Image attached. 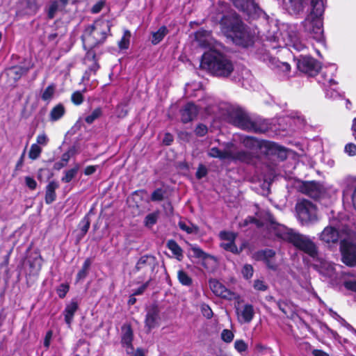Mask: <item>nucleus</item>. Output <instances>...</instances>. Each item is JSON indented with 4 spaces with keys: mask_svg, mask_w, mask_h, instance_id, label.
<instances>
[{
    "mask_svg": "<svg viewBox=\"0 0 356 356\" xmlns=\"http://www.w3.org/2000/svg\"><path fill=\"white\" fill-rule=\"evenodd\" d=\"M243 145L250 149H254L261 146V143L253 137L245 136L242 138Z\"/></svg>",
    "mask_w": 356,
    "mask_h": 356,
    "instance_id": "30",
    "label": "nucleus"
},
{
    "mask_svg": "<svg viewBox=\"0 0 356 356\" xmlns=\"http://www.w3.org/2000/svg\"><path fill=\"white\" fill-rule=\"evenodd\" d=\"M297 216L302 224H308L317 220L316 207L310 201L302 200L296 206Z\"/></svg>",
    "mask_w": 356,
    "mask_h": 356,
    "instance_id": "10",
    "label": "nucleus"
},
{
    "mask_svg": "<svg viewBox=\"0 0 356 356\" xmlns=\"http://www.w3.org/2000/svg\"><path fill=\"white\" fill-rule=\"evenodd\" d=\"M42 152V148L38 144H33L31 146L29 156L32 160L37 159Z\"/></svg>",
    "mask_w": 356,
    "mask_h": 356,
    "instance_id": "38",
    "label": "nucleus"
},
{
    "mask_svg": "<svg viewBox=\"0 0 356 356\" xmlns=\"http://www.w3.org/2000/svg\"><path fill=\"white\" fill-rule=\"evenodd\" d=\"M266 38L273 49L284 46L292 47L298 51L305 49V45L297 37L294 27L287 24H283L279 31H269Z\"/></svg>",
    "mask_w": 356,
    "mask_h": 356,
    "instance_id": "4",
    "label": "nucleus"
},
{
    "mask_svg": "<svg viewBox=\"0 0 356 356\" xmlns=\"http://www.w3.org/2000/svg\"><path fill=\"white\" fill-rule=\"evenodd\" d=\"M236 314L240 323H249L254 316L253 306L250 304H246L241 309L237 308Z\"/></svg>",
    "mask_w": 356,
    "mask_h": 356,
    "instance_id": "18",
    "label": "nucleus"
},
{
    "mask_svg": "<svg viewBox=\"0 0 356 356\" xmlns=\"http://www.w3.org/2000/svg\"><path fill=\"white\" fill-rule=\"evenodd\" d=\"M207 175V168L202 164L199 165L197 170L195 174L196 177L198 179H200L204 177Z\"/></svg>",
    "mask_w": 356,
    "mask_h": 356,
    "instance_id": "51",
    "label": "nucleus"
},
{
    "mask_svg": "<svg viewBox=\"0 0 356 356\" xmlns=\"http://www.w3.org/2000/svg\"><path fill=\"white\" fill-rule=\"evenodd\" d=\"M70 154L69 152L64 153L62 155L60 161L56 162L54 164V168L56 170H60L62 168H63L64 166H65L67 165L68 161L70 160Z\"/></svg>",
    "mask_w": 356,
    "mask_h": 356,
    "instance_id": "42",
    "label": "nucleus"
},
{
    "mask_svg": "<svg viewBox=\"0 0 356 356\" xmlns=\"http://www.w3.org/2000/svg\"><path fill=\"white\" fill-rule=\"evenodd\" d=\"M59 4L57 1H51L49 2L47 8V17L49 19H53L57 11L58 10Z\"/></svg>",
    "mask_w": 356,
    "mask_h": 356,
    "instance_id": "36",
    "label": "nucleus"
},
{
    "mask_svg": "<svg viewBox=\"0 0 356 356\" xmlns=\"http://www.w3.org/2000/svg\"><path fill=\"white\" fill-rule=\"evenodd\" d=\"M208 131V129L206 125L203 124H200L197 126L195 129V133L197 136H204L207 134Z\"/></svg>",
    "mask_w": 356,
    "mask_h": 356,
    "instance_id": "50",
    "label": "nucleus"
},
{
    "mask_svg": "<svg viewBox=\"0 0 356 356\" xmlns=\"http://www.w3.org/2000/svg\"><path fill=\"white\" fill-rule=\"evenodd\" d=\"M59 187L58 184L55 181H50L46 186L45 202L50 204L56 199V190Z\"/></svg>",
    "mask_w": 356,
    "mask_h": 356,
    "instance_id": "22",
    "label": "nucleus"
},
{
    "mask_svg": "<svg viewBox=\"0 0 356 356\" xmlns=\"http://www.w3.org/2000/svg\"><path fill=\"white\" fill-rule=\"evenodd\" d=\"M345 152L349 156L356 155V145L354 143H348L345 146Z\"/></svg>",
    "mask_w": 356,
    "mask_h": 356,
    "instance_id": "56",
    "label": "nucleus"
},
{
    "mask_svg": "<svg viewBox=\"0 0 356 356\" xmlns=\"http://www.w3.org/2000/svg\"><path fill=\"white\" fill-rule=\"evenodd\" d=\"M91 265V261L90 259H86L84 261L81 269L79 271L76 275V280L79 281L81 280L84 279L87 275L89 270V268Z\"/></svg>",
    "mask_w": 356,
    "mask_h": 356,
    "instance_id": "33",
    "label": "nucleus"
},
{
    "mask_svg": "<svg viewBox=\"0 0 356 356\" xmlns=\"http://www.w3.org/2000/svg\"><path fill=\"white\" fill-rule=\"evenodd\" d=\"M168 30L166 26H161L157 31L152 32V38L151 40L152 43L154 45L159 44L168 34Z\"/></svg>",
    "mask_w": 356,
    "mask_h": 356,
    "instance_id": "27",
    "label": "nucleus"
},
{
    "mask_svg": "<svg viewBox=\"0 0 356 356\" xmlns=\"http://www.w3.org/2000/svg\"><path fill=\"white\" fill-rule=\"evenodd\" d=\"M210 17L213 22L220 25L224 34L232 38L236 44L248 47L252 43V35L238 15L230 10L227 3L218 1L213 6Z\"/></svg>",
    "mask_w": 356,
    "mask_h": 356,
    "instance_id": "1",
    "label": "nucleus"
},
{
    "mask_svg": "<svg viewBox=\"0 0 356 356\" xmlns=\"http://www.w3.org/2000/svg\"><path fill=\"white\" fill-rule=\"evenodd\" d=\"M69 290L67 285L61 284L60 288L58 289V296L61 298H64Z\"/></svg>",
    "mask_w": 356,
    "mask_h": 356,
    "instance_id": "62",
    "label": "nucleus"
},
{
    "mask_svg": "<svg viewBox=\"0 0 356 356\" xmlns=\"http://www.w3.org/2000/svg\"><path fill=\"white\" fill-rule=\"evenodd\" d=\"M112 24L105 19L96 20L92 24L88 26L81 36L85 49H92L103 43L110 33Z\"/></svg>",
    "mask_w": 356,
    "mask_h": 356,
    "instance_id": "6",
    "label": "nucleus"
},
{
    "mask_svg": "<svg viewBox=\"0 0 356 356\" xmlns=\"http://www.w3.org/2000/svg\"><path fill=\"white\" fill-rule=\"evenodd\" d=\"M195 39L200 46L209 47L212 43L211 32L206 30H200L195 33Z\"/></svg>",
    "mask_w": 356,
    "mask_h": 356,
    "instance_id": "21",
    "label": "nucleus"
},
{
    "mask_svg": "<svg viewBox=\"0 0 356 356\" xmlns=\"http://www.w3.org/2000/svg\"><path fill=\"white\" fill-rule=\"evenodd\" d=\"M177 277L179 282L184 286H191L192 284V279L189 275L184 270H180L177 273Z\"/></svg>",
    "mask_w": 356,
    "mask_h": 356,
    "instance_id": "35",
    "label": "nucleus"
},
{
    "mask_svg": "<svg viewBox=\"0 0 356 356\" xmlns=\"http://www.w3.org/2000/svg\"><path fill=\"white\" fill-rule=\"evenodd\" d=\"M178 226L187 234H193L198 232V227L189 221L180 220L178 222Z\"/></svg>",
    "mask_w": 356,
    "mask_h": 356,
    "instance_id": "29",
    "label": "nucleus"
},
{
    "mask_svg": "<svg viewBox=\"0 0 356 356\" xmlns=\"http://www.w3.org/2000/svg\"><path fill=\"white\" fill-rule=\"evenodd\" d=\"M89 49L90 50L88 51V52L86 53V55L85 56V58H84L85 64H89V63H90V62L97 60L95 53L91 50L92 49Z\"/></svg>",
    "mask_w": 356,
    "mask_h": 356,
    "instance_id": "54",
    "label": "nucleus"
},
{
    "mask_svg": "<svg viewBox=\"0 0 356 356\" xmlns=\"http://www.w3.org/2000/svg\"><path fill=\"white\" fill-rule=\"evenodd\" d=\"M325 10L324 0H312L310 13L302 22L307 35L317 42H323V30L321 16Z\"/></svg>",
    "mask_w": 356,
    "mask_h": 356,
    "instance_id": "5",
    "label": "nucleus"
},
{
    "mask_svg": "<svg viewBox=\"0 0 356 356\" xmlns=\"http://www.w3.org/2000/svg\"><path fill=\"white\" fill-rule=\"evenodd\" d=\"M254 288L256 290L264 291L267 289L268 286L263 280H257L254 281Z\"/></svg>",
    "mask_w": 356,
    "mask_h": 356,
    "instance_id": "55",
    "label": "nucleus"
},
{
    "mask_svg": "<svg viewBox=\"0 0 356 356\" xmlns=\"http://www.w3.org/2000/svg\"><path fill=\"white\" fill-rule=\"evenodd\" d=\"M55 86L51 84L48 86L42 94L41 98L43 101L49 102L55 93Z\"/></svg>",
    "mask_w": 356,
    "mask_h": 356,
    "instance_id": "32",
    "label": "nucleus"
},
{
    "mask_svg": "<svg viewBox=\"0 0 356 356\" xmlns=\"http://www.w3.org/2000/svg\"><path fill=\"white\" fill-rule=\"evenodd\" d=\"M164 192L161 188L156 189L152 194V201H161L163 199Z\"/></svg>",
    "mask_w": 356,
    "mask_h": 356,
    "instance_id": "49",
    "label": "nucleus"
},
{
    "mask_svg": "<svg viewBox=\"0 0 356 356\" xmlns=\"http://www.w3.org/2000/svg\"><path fill=\"white\" fill-rule=\"evenodd\" d=\"M200 66L218 77H228L234 69L233 62L227 56L213 49L202 55Z\"/></svg>",
    "mask_w": 356,
    "mask_h": 356,
    "instance_id": "3",
    "label": "nucleus"
},
{
    "mask_svg": "<svg viewBox=\"0 0 356 356\" xmlns=\"http://www.w3.org/2000/svg\"><path fill=\"white\" fill-rule=\"evenodd\" d=\"M160 310L157 305H152L147 309L145 323L147 332L159 326L160 322Z\"/></svg>",
    "mask_w": 356,
    "mask_h": 356,
    "instance_id": "15",
    "label": "nucleus"
},
{
    "mask_svg": "<svg viewBox=\"0 0 356 356\" xmlns=\"http://www.w3.org/2000/svg\"><path fill=\"white\" fill-rule=\"evenodd\" d=\"M258 256L264 260V261H267L268 259H273L275 255V252L273 250H266L261 252H259Z\"/></svg>",
    "mask_w": 356,
    "mask_h": 356,
    "instance_id": "43",
    "label": "nucleus"
},
{
    "mask_svg": "<svg viewBox=\"0 0 356 356\" xmlns=\"http://www.w3.org/2000/svg\"><path fill=\"white\" fill-rule=\"evenodd\" d=\"M36 141H37L36 144H38V145H40L45 146L49 141V138L44 133H42L41 134H39L37 136Z\"/></svg>",
    "mask_w": 356,
    "mask_h": 356,
    "instance_id": "57",
    "label": "nucleus"
},
{
    "mask_svg": "<svg viewBox=\"0 0 356 356\" xmlns=\"http://www.w3.org/2000/svg\"><path fill=\"white\" fill-rule=\"evenodd\" d=\"M77 309L78 303L76 301L72 300L68 305H67L64 310L65 321L69 327L72 322L74 315Z\"/></svg>",
    "mask_w": 356,
    "mask_h": 356,
    "instance_id": "24",
    "label": "nucleus"
},
{
    "mask_svg": "<svg viewBox=\"0 0 356 356\" xmlns=\"http://www.w3.org/2000/svg\"><path fill=\"white\" fill-rule=\"evenodd\" d=\"M300 191L314 199L318 198L321 195L320 185L314 181L302 183Z\"/></svg>",
    "mask_w": 356,
    "mask_h": 356,
    "instance_id": "19",
    "label": "nucleus"
},
{
    "mask_svg": "<svg viewBox=\"0 0 356 356\" xmlns=\"http://www.w3.org/2000/svg\"><path fill=\"white\" fill-rule=\"evenodd\" d=\"M353 227L343 225L340 229H336L332 226H327L319 234V239L325 244L331 245L342 241V235L345 232H352Z\"/></svg>",
    "mask_w": 356,
    "mask_h": 356,
    "instance_id": "9",
    "label": "nucleus"
},
{
    "mask_svg": "<svg viewBox=\"0 0 356 356\" xmlns=\"http://www.w3.org/2000/svg\"><path fill=\"white\" fill-rule=\"evenodd\" d=\"M79 171V165H76L73 168L65 171V175L62 177L61 181L64 183H69L76 175Z\"/></svg>",
    "mask_w": 356,
    "mask_h": 356,
    "instance_id": "34",
    "label": "nucleus"
},
{
    "mask_svg": "<svg viewBox=\"0 0 356 356\" xmlns=\"http://www.w3.org/2000/svg\"><path fill=\"white\" fill-rule=\"evenodd\" d=\"M104 5L105 1H99L92 7L91 12L95 14L99 13L104 6Z\"/></svg>",
    "mask_w": 356,
    "mask_h": 356,
    "instance_id": "60",
    "label": "nucleus"
},
{
    "mask_svg": "<svg viewBox=\"0 0 356 356\" xmlns=\"http://www.w3.org/2000/svg\"><path fill=\"white\" fill-rule=\"evenodd\" d=\"M131 38V33L128 30L124 31V34L121 40L118 42V46L121 49H127L129 46V40Z\"/></svg>",
    "mask_w": 356,
    "mask_h": 356,
    "instance_id": "37",
    "label": "nucleus"
},
{
    "mask_svg": "<svg viewBox=\"0 0 356 356\" xmlns=\"http://www.w3.org/2000/svg\"><path fill=\"white\" fill-rule=\"evenodd\" d=\"M71 100L75 105H80L83 102V95L81 91H75L71 96Z\"/></svg>",
    "mask_w": 356,
    "mask_h": 356,
    "instance_id": "45",
    "label": "nucleus"
},
{
    "mask_svg": "<svg viewBox=\"0 0 356 356\" xmlns=\"http://www.w3.org/2000/svg\"><path fill=\"white\" fill-rule=\"evenodd\" d=\"M234 347L238 353H241L247 349V344L243 340H236L234 342Z\"/></svg>",
    "mask_w": 356,
    "mask_h": 356,
    "instance_id": "53",
    "label": "nucleus"
},
{
    "mask_svg": "<svg viewBox=\"0 0 356 356\" xmlns=\"http://www.w3.org/2000/svg\"><path fill=\"white\" fill-rule=\"evenodd\" d=\"M152 280V277H149V280L145 282L142 286H140L138 289H137L133 293V296H138L141 295L145 289L149 285L150 282Z\"/></svg>",
    "mask_w": 356,
    "mask_h": 356,
    "instance_id": "52",
    "label": "nucleus"
},
{
    "mask_svg": "<svg viewBox=\"0 0 356 356\" xmlns=\"http://www.w3.org/2000/svg\"><path fill=\"white\" fill-rule=\"evenodd\" d=\"M132 341H133V330L129 324H124L122 326V337L121 342L124 347L126 348L127 353H132Z\"/></svg>",
    "mask_w": 356,
    "mask_h": 356,
    "instance_id": "17",
    "label": "nucleus"
},
{
    "mask_svg": "<svg viewBox=\"0 0 356 356\" xmlns=\"http://www.w3.org/2000/svg\"><path fill=\"white\" fill-rule=\"evenodd\" d=\"M221 338L225 342L230 343L234 339V334L231 330L225 329L221 333Z\"/></svg>",
    "mask_w": 356,
    "mask_h": 356,
    "instance_id": "47",
    "label": "nucleus"
},
{
    "mask_svg": "<svg viewBox=\"0 0 356 356\" xmlns=\"http://www.w3.org/2000/svg\"><path fill=\"white\" fill-rule=\"evenodd\" d=\"M254 353L257 355H270L273 353L271 348L265 347L261 344H257L254 348Z\"/></svg>",
    "mask_w": 356,
    "mask_h": 356,
    "instance_id": "44",
    "label": "nucleus"
},
{
    "mask_svg": "<svg viewBox=\"0 0 356 356\" xmlns=\"http://www.w3.org/2000/svg\"><path fill=\"white\" fill-rule=\"evenodd\" d=\"M209 286L214 294L221 298L232 300L237 298V295L228 290L222 283L216 280L209 281Z\"/></svg>",
    "mask_w": 356,
    "mask_h": 356,
    "instance_id": "16",
    "label": "nucleus"
},
{
    "mask_svg": "<svg viewBox=\"0 0 356 356\" xmlns=\"http://www.w3.org/2000/svg\"><path fill=\"white\" fill-rule=\"evenodd\" d=\"M297 67L300 71L311 76L316 75L321 68V64L309 56L300 57L298 60Z\"/></svg>",
    "mask_w": 356,
    "mask_h": 356,
    "instance_id": "13",
    "label": "nucleus"
},
{
    "mask_svg": "<svg viewBox=\"0 0 356 356\" xmlns=\"http://www.w3.org/2000/svg\"><path fill=\"white\" fill-rule=\"evenodd\" d=\"M319 272L324 275L325 277H332L334 273V267L332 264L325 260H322L320 261V265L318 267Z\"/></svg>",
    "mask_w": 356,
    "mask_h": 356,
    "instance_id": "25",
    "label": "nucleus"
},
{
    "mask_svg": "<svg viewBox=\"0 0 356 356\" xmlns=\"http://www.w3.org/2000/svg\"><path fill=\"white\" fill-rule=\"evenodd\" d=\"M229 121L236 127L244 130H256L255 124L248 115L241 108H232L228 113Z\"/></svg>",
    "mask_w": 356,
    "mask_h": 356,
    "instance_id": "11",
    "label": "nucleus"
},
{
    "mask_svg": "<svg viewBox=\"0 0 356 356\" xmlns=\"http://www.w3.org/2000/svg\"><path fill=\"white\" fill-rule=\"evenodd\" d=\"M65 113L64 106L62 104H58L51 110L49 119L51 121H57L64 115Z\"/></svg>",
    "mask_w": 356,
    "mask_h": 356,
    "instance_id": "26",
    "label": "nucleus"
},
{
    "mask_svg": "<svg viewBox=\"0 0 356 356\" xmlns=\"http://www.w3.org/2000/svg\"><path fill=\"white\" fill-rule=\"evenodd\" d=\"M52 336H53V332L51 330H49L46 333L45 337L44 339V347L49 348L50 343H51V340L52 339Z\"/></svg>",
    "mask_w": 356,
    "mask_h": 356,
    "instance_id": "63",
    "label": "nucleus"
},
{
    "mask_svg": "<svg viewBox=\"0 0 356 356\" xmlns=\"http://www.w3.org/2000/svg\"><path fill=\"white\" fill-rule=\"evenodd\" d=\"M268 229L270 234L274 235L278 239L293 244L296 248L307 253L310 257L313 258L317 257V247L309 236L301 234L286 227L284 225L277 222L271 215L268 216Z\"/></svg>",
    "mask_w": 356,
    "mask_h": 356,
    "instance_id": "2",
    "label": "nucleus"
},
{
    "mask_svg": "<svg viewBox=\"0 0 356 356\" xmlns=\"http://www.w3.org/2000/svg\"><path fill=\"white\" fill-rule=\"evenodd\" d=\"M208 155L212 158H218L220 160H229L232 161H240L249 163L252 160L251 153L237 150L232 143L227 144L223 150L218 147H212L208 152Z\"/></svg>",
    "mask_w": 356,
    "mask_h": 356,
    "instance_id": "7",
    "label": "nucleus"
},
{
    "mask_svg": "<svg viewBox=\"0 0 356 356\" xmlns=\"http://www.w3.org/2000/svg\"><path fill=\"white\" fill-rule=\"evenodd\" d=\"M236 236L237 234L234 232H221L220 237L222 241L220 243V247L234 254H239L242 249H238L234 243Z\"/></svg>",
    "mask_w": 356,
    "mask_h": 356,
    "instance_id": "14",
    "label": "nucleus"
},
{
    "mask_svg": "<svg viewBox=\"0 0 356 356\" xmlns=\"http://www.w3.org/2000/svg\"><path fill=\"white\" fill-rule=\"evenodd\" d=\"M301 348L312 350V353H313L314 356H328L327 354L323 353L321 350H316V349L312 350L310 345L307 343H303L301 345Z\"/></svg>",
    "mask_w": 356,
    "mask_h": 356,
    "instance_id": "48",
    "label": "nucleus"
},
{
    "mask_svg": "<svg viewBox=\"0 0 356 356\" xmlns=\"http://www.w3.org/2000/svg\"><path fill=\"white\" fill-rule=\"evenodd\" d=\"M253 267L250 264H245L242 268L241 273L245 279H250L253 275Z\"/></svg>",
    "mask_w": 356,
    "mask_h": 356,
    "instance_id": "46",
    "label": "nucleus"
},
{
    "mask_svg": "<svg viewBox=\"0 0 356 356\" xmlns=\"http://www.w3.org/2000/svg\"><path fill=\"white\" fill-rule=\"evenodd\" d=\"M191 250H192L194 256L197 258L202 259H215V257L213 256L204 252L201 248H200L197 245L192 246Z\"/></svg>",
    "mask_w": 356,
    "mask_h": 356,
    "instance_id": "31",
    "label": "nucleus"
},
{
    "mask_svg": "<svg viewBox=\"0 0 356 356\" xmlns=\"http://www.w3.org/2000/svg\"><path fill=\"white\" fill-rule=\"evenodd\" d=\"M197 113L196 106L193 103H188L181 110V120L186 123L191 121Z\"/></svg>",
    "mask_w": 356,
    "mask_h": 356,
    "instance_id": "20",
    "label": "nucleus"
},
{
    "mask_svg": "<svg viewBox=\"0 0 356 356\" xmlns=\"http://www.w3.org/2000/svg\"><path fill=\"white\" fill-rule=\"evenodd\" d=\"M340 251L345 264L350 266L356 265V231L354 229L342 235Z\"/></svg>",
    "mask_w": 356,
    "mask_h": 356,
    "instance_id": "8",
    "label": "nucleus"
},
{
    "mask_svg": "<svg viewBox=\"0 0 356 356\" xmlns=\"http://www.w3.org/2000/svg\"><path fill=\"white\" fill-rule=\"evenodd\" d=\"M202 312L203 316L207 318H211L213 316V312L211 309L207 305H202Z\"/></svg>",
    "mask_w": 356,
    "mask_h": 356,
    "instance_id": "61",
    "label": "nucleus"
},
{
    "mask_svg": "<svg viewBox=\"0 0 356 356\" xmlns=\"http://www.w3.org/2000/svg\"><path fill=\"white\" fill-rule=\"evenodd\" d=\"M90 220L86 216H85L79 223V227L81 232V236H84L90 228Z\"/></svg>",
    "mask_w": 356,
    "mask_h": 356,
    "instance_id": "41",
    "label": "nucleus"
},
{
    "mask_svg": "<svg viewBox=\"0 0 356 356\" xmlns=\"http://www.w3.org/2000/svg\"><path fill=\"white\" fill-rule=\"evenodd\" d=\"M344 286L348 290L356 292V280L345 282Z\"/></svg>",
    "mask_w": 356,
    "mask_h": 356,
    "instance_id": "64",
    "label": "nucleus"
},
{
    "mask_svg": "<svg viewBox=\"0 0 356 356\" xmlns=\"http://www.w3.org/2000/svg\"><path fill=\"white\" fill-rule=\"evenodd\" d=\"M322 77L323 78V84L325 86H332L333 85H336V81L332 79V76L329 77L325 74V73L322 74Z\"/></svg>",
    "mask_w": 356,
    "mask_h": 356,
    "instance_id": "58",
    "label": "nucleus"
},
{
    "mask_svg": "<svg viewBox=\"0 0 356 356\" xmlns=\"http://www.w3.org/2000/svg\"><path fill=\"white\" fill-rule=\"evenodd\" d=\"M29 70V67L22 66H14L7 70V75L15 81H18L22 75L26 74Z\"/></svg>",
    "mask_w": 356,
    "mask_h": 356,
    "instance_id": "23",
    "label": "nucleus"
},
{
    "mask_svg": "<svg viewBox=\"0 0 356 356\" xmlns=\"http://www.w3.org/2000/svg\"><path fill=\"white\" fill-rule=\"evenodd\" d=\"M158 266V261L155 257L149 254L142 256L137 261L134 273L142 272L144 275L151 274L154 271L155 268Z\"/></svg>",
    "mask_w": 356,
    "mask_h": 356,
    "instance_id": "12",
    "label": "nucleus"
},
{
    "mask_svg": "<svg viewBox=\"0 0 356 356\" xmlns=\"http://www.w3.org/2000/svg\"><path fill=\"white\" fill-rule=\"evenodd\" d=\"M167 247L172 251L178 260L180 261L181 259L183 257L182 250L175 241L169 240L167 242Z\"/></svg>",
    "mask_w": 356,
    "mask_h": 356,
    "instance_id": "28",
    "label": "nucleus"
},
{
    "mask_svg": "<svg viewBox=\"0 0 356 356\" xmlns=\"http://www.w3.org/2000/svg\"><path fill=\"white\" fill-rule=\"evenodd\" d=\"M25 183L26 185L31 189L34 190L37 187V182L36 181L31 177H25Z\"/></svg>",
    "mask_w": 356,
    "mask_h": 356,
    "instance_id": "59",
    "label": "nucleus"
},
{
    "mask_svg": "<svg viewBox=\"0 0 356 356\" xmlns=\"http://www.w3.org/2000/svg\"><path fill=\"white\" fill-rule=\"evenodd\" d=\"M159 214L156 212L148 214L145 218V225L148 227H152L154 224L156 223Z\"/></svg>",
    "mask_w": 356,
    "mask_h": 356,
    "instance_id": "40",
    "label": "nucleus"
},
{
    "mask_svg": "<svg viewBox=\"0 0 356 356\" xmlns=\"http://www.w3.org/2000/svg\"><path fill=\"white\" fill-rule=\"evenodd\" d=\"M102 114L101 108H97L92 112L85 118V121L88 124H92L95 120L98 119Z\"/></svg>",
    "mask_w": 356,
    "mask_h": 356,
    "instance_id": "39",
    "label": "nucleus"
}]
</instances>
